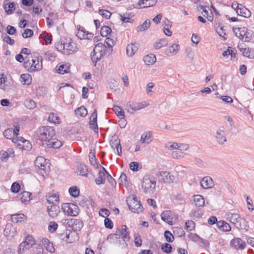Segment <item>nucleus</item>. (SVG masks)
Wrapping results in <instances>:
<instances>
[{
  "mask_svg": "<svg viewBox=\"0 0 254 254\" xmlns=\"http://www.w3.org/2000/svg\"><path fill=\"white\" fill-rule=\"evenodd\" d=\"M24 66L30 72L41 70L42 68V58L38 54L34 53L28 57H25Z\"/></svg>",
  "mask_w": 254,
  "mask_h": 254,
  "instance_id": "obj_1",
  "label": "nucleus"
},
{
  "mask_svg": "<svg viewBox=\"0 0 254 254\" xmlns=\"http://www.w3.org/2000/svg\"><path fill=\"white\" fill-rule=\"evenodd\" d=\"M56 49L65 55H70L78 50L76 44L70 39H61L55 44Z\"/></svg>",
  "mask_w": 254,
  "mask_h": 254,
  "instance_id": "obj_2",
  "label": "nucleus"
},
{
  "mask_svg": "<svg viewBox=\"0 0 254 254\" xmlns=\"http://www.w3.org/2000/svg\"><path fill=\"white\" fill-rule=\"evenodd\" d=\"M226 216L227 220L233 224L236 228L239 230H244L246 231H248L249 226L248 222L244 218L241 217L239 214L228 212Z\"/></svg>",
  "mask_w": 254,
  "mask_h": 254,
  "instance_id": "obj_3",
  "label": "nucleus"
},
{
  "mask_svg": "<svg viewBox=\"0 0 254 254\" xmlns=\"http://www.w3.org/2000/svg\"><path fill=\"white\" fill-rule=\"evenodd\" d=\"M37 134L39 139L48 142L55 136V131L53 127L45 126L39 127Z\"/></svg>",
  "mask_w": 254,
  "mask_h": 254,
  "instance_id": "obj_4",
  "label": "nucleus"
},
{
  "mask_svg": "<svg viewBox=\"0 0 254 254\" xmlns=\"http://www.w3.org/2000/svg\"><path fill=\"white\" fill-rule=\"evenodd\" d=\"M35 166L37 172L44 177L47 172L49 171V160L42 156H39L35 161Z\"/></svg>",
  "mask_w": 254,
  "mask_h": 254,
  "instance_id": "obj_5",
  "label": "nucleus"
},
{
  "mask_svg": "<svg viewBox=\"0 0 254 254\" xmlns=\"http://www.w3.org/2000/svg\"><path fill=\"white\" fill-rule=\"evenodd\" d=\"M106 51V47L104 44L102 43L96 44L91 54L92 62L96 63L104 56Z\"/></svg>",
  "mask_w": 254,
  "mask_h": 254,
  "instance_id": "obj_6",
  "label": "nucleus"
},
{
  "mask_svg": "<svg viewBox=\"0 0 254 254\" xmlns=\"http://www.w3.org/2000/svg\"><path fill=\"white\" fill-rule=\"evenodd\" d=\"M13 128H10L5 129L3 132V135L7 139H11L12 141L14 143H17L18 138L14 137H17L19 131V126L16 122H14L12 124Z\"/></svg>",
  "mask_w": 254,
  "mask_h": 254,
  "instance_id": "obj_7",
  "label": "nucleus"
},
{
  "mask_svg": "<svg viewBox=\"0 0 254 254\" xmlns=\"http://www.w3.org/2000/svg\"><path fill=\"white\" fill-rule=\"evenodd\" d=\"M156 177L158 182L164 184H171L174 182L176 177L175 176L167 171L158 172L156 174Z\"/></svg>",
  "mask_w": 254,
  "mask_h": 254,
  "instance_id": "obj_8",
  "label": "nucleus"
},
{
  "mask_svg": "<svg viewBox=\"0 0 254 254\" xmlns=\"http://www.w3.org/2000/svg\"><path fill=\"white\" fill-rule=\"evenodd\" d=\"M156 181L151 180L148 176L143 177L142 182V188L144 192L147 193H153L155 190Z\"/></svg>",
  "mask_w": 254,
  "mask_h": 254,
  "instance_id": "obj_9",
  "label": "nucleus"
},
{
  "mask_svg": "<svg viewBox=\"0 0 254 254\" xmlns=\"http://www.w3.org/2000/svg\"><path fill=\"white\" fill-rule=\"evenodd\" d=\"M165 148L170 151L178 150L181 151H187L190 148V145L187 143L169 141L165 143Z\"/></svg>",
  "mask_w": 254,
  "mask_h": 254,
  "instance_id": "obj_10",
  "label": "nucleus"
},
{
  "mask_svg": "<svg viewBox=\"0 0 254 254\" xmlns=\"http://www.w3.org/2000/svg\"><path fill=\"white\" fill-rule=\"evenodd\" d=\"M127 201L129 209L132 212L139 213L142 212L143 207L140 204V201L137 200L135 197H129Z\"/></svg>",
  "mask_w": 254,
  "mask_h": 254,
  "instance_id": "obj_11",
  "label": "nucleus"
},
{
  "mask_svg": "<svg viewBox=\"0 0 254 254\" xmlns=\"http://www.w3.org/2000/svg\"><path fill=\"white\" fill-rule=\"evenodd\" d=\"M149 104L146 102H128L126 107L127 111L131 114L134 112L141 110L147 107Z\"/></svg>",
  "mask_w": 254,
  "mask_h": 254,
  "instance_id": "obj_12",
  "label": "nucleus"
},
{
  "mask_svg": "<svg viewBox=\"0 0 254 254\" xmlns=\"http://www.w3.org/2000/svg\"><path fill=\"white\" fill-rule=\"evenodd\" d=\"M64 212L69 216H75L79 213V208L77 205L69 203H65L62 206Z\"/></svg>",
  "mask_w": 254,
  "mask_h": 254,
  "instance_id": "obj_13",
  "label": "nucleus"
},
{
  "mask_svg": "<svg viewBox=\"0 0 254 254\" xmlns=\"http://www.w3.org/2000/svg\"><path fill=\"white\" fill-rule=\"evenodd\" d=\"M215 136L218 143L224 144L227 141L225 127L223 126L218 127L216 130Z\"/></svg>",
  "mask_w": 254,
  "mask_h": 254,
  "instance_id": "obj_14",
  "label": "nucleus"
},
{
  "mask_svg": "<svg viewBox=\"0 0 254 254\" xmlns=\"http://www.w3.org/2000/svg\"><path fill=\"white\" fill-rule=\"evenodd\" d=\"M157 0H139L134 5L135 8H144L151 7L155 5Z\"/></svg>",
  "mask_w": 254,
  "mask_h": 254,
  "instance_id": "obj_15",
  "label": "nucleus"
},
{
  "mask_svg": "<svg viewBox=\"0 0 254 254\" xmlns=\"http://www.w3.org/2000/svg\"><path fill=\"white\" fill-rule=\"evenodd\" d=\"M76 36L80 39H90L93 35L92 33L86 31L85 28L80 26H77Z\"/></svg>",
  "mask_w": 254,
  "mask_h": 254,
  "instance_id": "obj_16",
  "label": "nucleus"
},
{
  "mask_svg": "<svg viewBox=\"0 0 254 254\" xmlns=\"http://www.w3.org/2000/svg\"><path fill=\"white\" fill-rule=\"evenodd\" d=\"M230 245L236 250H244L246 248V243L241 238H235L231 241Z\"/></svg>",
  "mask_w": 254,
  "mask_h": 254,
  "instance_id": "obj_17",
  "label": "nucleus"
},
{
  "mask_svg": "<svg viewBox=\"0 0 254 254\" xmlns=\"http://www.w3.org/2000/svg\"><path fill=\"white\" fill-rule=\"evenodd\" d=\"M201 187L204 189L212 188L214 186V182L209 176L203 177L200 182Z\"/></svg>",
  "mask_w": 254,
  "mask_h": 254,
  "instance_id": "obj_18",
  "label": "nucleus"
},
{
  "mask_svg": "<svg viewBox=\"0 0 254 254\" xmlns=\"http://www.w3.org/2000/svg\"><path fill=\"white\" fill-rule=\"evenodd\" d=\"M180 47L179 44L174 43L165 50V54L169 57H172L178 53L180 50Z\"/></svg>",
  "mask_w": 254,
  "mask_h": 254,
  "instance_id": "obj_19",
  "label": "nucleus"
},
{
  "mask_svg": "<svg viewBox=\"0 0 254 254\" xmlns=\"http://www.w3.org/2000/svg\"><path fill=\"white\" fill-rule=\"evenodd\" d=\"M16 234V227L13 226L11 223L7 224L4 230V236L6 237H13Z\"/></svg>",
  "mask_w": 254,
  "mask_h": 254,
  "instance_id": "obj_20",
  "label": "nucleus"
},
{
  "mask_svg": "<svg viewBox=\"0 0 254 254\" xmlns=\"http://www.w3.org/2000/svg\"><path fill=\"white\" fill-rule=\"evenodd\" d=\"M127 226L123 225L121 229H118L116 233L121 237L124 241H128L129 240V233L127 231Z\"/></svg>",
  "mask_w": 254,
  "mask_h": 254,
  "instance_id": "obj_21",
  "label": "nucleus"
},
{
  "mask_svg": "<svg viewBox=\"0 0 254 254\" xmlns=\"http://www.w3.org/2000/svg\"><path fill=\"white\" fill-rule=\"evenodd\" d=\"M40 245L43 246L47 251L50 253H54L55 249L52 243H51L48 239L43 238L41 241Z\"/></svg>",
  "mask_w": 254,
  "mask_h": 254,
  "instance_id": "obj_22",
  "label": "nucleus"
},
{
  "mask_svg": "<svg viewBox=\"0 0 254 254\" xmlns=\"http://www.w3.org/2000/svg\"><path fill=\"white\" fill-rule=\"evenodd\" d=\"M47 201L49 203L56 204L59 201V195L54 192H51L46 195Z\"/></svg>",
  "mask_w": 254,
  "mask_h": 254,
  "instance_id": "obj_23",
  "label": "nucleus"
},
{
  "mask_svg": "<svg viewBox=\"0 0 254 254\" xmlns=\"http://www.w3.org/2000/svg\"><path fill=\"white\" fill-rule=\"evenodd\" d=\"M161 219L162 220L167 223L170 225H173V214L170 211H164L161 215Z\"/></svg>",
  "mask_w": 254,
  "mask_h": 254,
  "instance_id": "obj_24",
  "label": "nucleus"
},
{
  "mask_svg": "<svg viewBox=\"0 0 254 254\" xmlns=\"http://www.w3.org/2000/svg\"><path fill=\"white\" fill-rule=\"evenodd\" d=\"M97 110L95 109L92 113L90 118V127L95 131L98 130V126L97 124Z\"/></svg>",
  "mask_w": 254,
  "mask_h": 254,
  "instance_id": "obj_25",
  "label": "nucleus"
},
{
  "mask_svg": "<svg viewBox=\"0 0 254 254\" xmlns=\"http://www.w3.org/2000/svg\"><path fill=\"white\" fill-rule=\"evenodd\" d=\"M47 211L49 216L54 218L58 215L60 212V208L56 204H53L50 207H48Z\"/></svg>",
  "mask_w": 254,
  "mask_h": 254,
  "instance_id": "obj_26",
  "label": "nucleus"
},
{
  "mask_svg": "<svg viewBox=\"0 0 254 254\" xmlns=\"http://www.w3.org/2000/svg\"><path fill=\"white\" fill-rule=\"evenodd\" d=\"M17 144V146H18L20 148L23 150H29L31 148V144L29 141L25 140L22 137H21L19 140L18 139Z\"/></svg>",
  "mask_w": 254,
  "mask_h": 254,
  "instance_id": "obj_27",
  "label": "nucleus"
},
{
  "mask_svg": "<svg viewBox=\"0 0 254 254\" xmlns=\"http://www.w3.org/2000/svg\"><path fill=\"white\" fill-rule=\"evenodd\" d=\"M138 50V46L135 44H128L126 48L127 54L128 57H132Z\"/></svg>",
  "mask_w": 254,
  "mask_h": 254,
  "instance_id": "obj_28",
  "label": "nucleus"
},
{
  "mask_svg": "<svg viewBox=\"0 0 254 254\" xmlns=\"http://www.w3.org/2000/svg\"><path fill=\"white\" fill-rule=\"evenodd\" d=\"M47 145L50 148H59L62 145V142L52 137L48 142H46Z\"/></svg>",
  "mask_w": 254,
  "mask_h": 254,
  "instance_id": "obj_29",
  "label": "nucleus"
},
{
  "mask_svg": "<svg viewBox=\"0 0 254 254\" xmlns=\"http://www.w3.org/2000/svg\"><path fill=\"white\" fill-rule=\"evenodd\" d=\"M111 146L112 148L116 151L118 154L121 156L122 154V147L121 145L120 144V141L119 139H116L114 140H112L110 142Z\"/></svg>",
  "mask_w": 254,
  "mask_h": 254,
  "instance_id": "obj_30",
  "label": "nucleus"
},
{
  "mask_svg": "<svg viewBox=\"0 0 254 254\" xmlns=\"http://www.w3.org/2000/svg\"><path fill=\"white\" fill-rule=\"evenodd\" d=\"M215 28L218 34L225 39L226 38L225 36L226 35V30L224 29V27L222 23H220V22L216 23L215 25Z\"/></svg>",
  "mask_w": 254,
  "mask_h": 254,
  "instance_id": "obj_31",
  "label": "nucleus"
},
{
  "mask_svg": "<svg viewBox=\"0 0 254 254\" xmlns=\"http://www.w3.org/2000/svg\"><path fill=\"white\" fill-rule=\"evenodd\" d=\"M0 88L4 91H8L10 89L6 78L2 74H0Z\"/></svg>",
  "mask_w": 254,
  "mask_h": 254,
  "instance_id": "obj_32",
  "label": "nucleus"
},
{
  "mask_svg": "<svg viewBox=\"0 0 254 254\" xmlns=\"http://www.w3.org/2000/svg\"><path fill=\"white\" fill-rule=\"evenodd\" d=\"M237 13L238 15L245 17H249L251 16L250 11L242 4L240 5L239 11H237Z\"/></svg>",
  "mask_w": 254,
  "mask_h": 254,
  "instance_id": "obj_33",
  "label": "nucleus"
},
{
  "mask_svg": "<svg viewBox=\"0 0 254 254\" xmlns=\"http://www.w3.org/2000/svg\"><path fill=\"white\" fill-rule=\"evenodd\" d=\"M194 205L197 207H202L204 204V199L201 195H195L193 196Z\"/></svg>",
  "mask_w": 254,
  "mask_h": 254,
  "instance_id": "obj_34",
  "label": "nucleus"
},
{
  "mask_svg": "<svg viewBox=\"0 0 254 254\" xmlns=\"http://www.w3.org/2000/svg\"><path fill=\"white\" fill-rule=\"evenodd\" d=\"M72 229L74 231H79L83 227L82 221L80 219H74L71 222Z\"/></svg>",
  "mask_w": 254,
  "mask_h": 254,
  "instance_id": "obj_35",
  "label": "nucleus"
},
{
  "mask_svg": "<svg viewBox=\"0 0 254 254\" xmlns=\"http://www.w3.org/2000/svg\"><path fill=\"white\" fill-rule=\"evenodd\" d=\"M217 226L223 231L229 232L231 230L230 225L225 221H219L217 223Z\"/></svg>",
  "mask_w": 254,
  "mask_h": 254,
  "instance_id": "obj_36",
  "label": "nucleus"
},
{
  "mask_svg": "<svg viewBox=\"0 0 254 254\" xmlns=\"http://www.w3.org/2000/svg\"><path fill=\"white\" fill-rule=\"evenodd\" d=\"M152 134L150 132H145L142 134L140 141L142 143L149 144L151 141Z\"/></svg>",
  "mask_w": 254,
  "mask_h": 254,
  "instance_id": "obj_37",
  "label": "nucleus"
},
{
  "mask_svg": "<svg viewBox=\"0 0 254 254\" xmlns=\"http://www.w3.org/2000/svg\"><path fill=\"white\" fill-rule=\"evenodd\" d=\"M117 38L115 34H113V36H107L105 39V42L109 48H112L116 43Z\"/></svg>",
  "mask_w": 254,
  "mask_h": 254,
  "instance_id": "obj_38",
  "label": "nucleus"
},
{
  "mask_svg": "<svg viewBox=\"0 0 254 254\" xmlns=\"http://www.w3.org/2000/svg\"><path fill=\"white\" fill-rule=\"evenodd\" d=\"M100 34L103 37L113 36L114 33L112 32L111 29L108 26L102 27L100 30Z\"/></svg>",
  "mask_w": 254,
  "mask_h": 254,
  "instance_id": "obj_39",
  "label": "nucleus"
},
{
  "mask_svg": "<svg viewBox=\"0 0 254 254\" xmlns=\"http://www.w3.org/2000/svg\"><path fill=\"white\" fill-rule=\"evenodd\" d=\"M156 57L153 54H150L144 57L143 61L147 65L153 64L156 62Z\"/></svg>",
  "mask_w": 254,
  "mask_h": 254,
  "instance_id": "obj_40",
  "label": "nucleus"
},
{
  "mask_svg": "<svg viewBox=\"0 0 254 254\" xmlns=\"http://www.w3.org/2000/svg\"><path fill=\"white\" fill-rule=\"evenodd\" d=\"M181 150L173 151L171 153V157L174 159H180L185 158L186 153Z\"/></svg>",
  "mask_w": 254,
  "mask_h": 254,
  "instance_id": "obj_41",
  "label": "nucleus"
},
{
  "mask_svg": "<svg viewBox=\"0 0 254 254\" xmlns=\"http://www.w3.org/2000/svg\"><path fill=\"white\" fill-rule=\"evenodd\" d=\"M113 110L116 115L120 120L124 119L125 118V112L124 110L118 106H115L113 107Z\"/></svg>",
  "mask_w": 254,
  "mask_h": 254,
  "instance_id": "obj_42",
  "label": "nucleus"
},
{
  "mask_svg": "<svg viewBox=\"0 0 254 254\" xmlns=\"http://www.w3.org/2000/svg\"><path fill=\"white\" fill-rule=\"evenodd\" d=\"M20 80L23 84L29 85L32 81V78L29 74H23L20 76Z\"/></svg>",
  "mask_w": 254,
  "mask_h": 254,
  "instance_id": "obj_43",
  "label": "nucleus"
},
{
  "mask_svg": "<svg viewBox=\"0 0 254 254\" xmlns=\"http://www.w3.org/2000/svg\"><path fill=\"white\" fill-rule=\"evenodd\" d=\"M118 234L117 233L116 234H112L109 235L107 237V240L110 243L114 244H120V240H119Z\"/></svg>",
  "mask_w": 254,
  "mask_h": 254,
  "instance_id": "obj_44",
  "label": "nucleus"
},
{
  "mask_svg": "<svg viewBox=\"0 0 254 254\" xmlns=\"http://www.w3.org/2000/svg\"><path fill=\"white\" fill-rule=\"evenodd\" d=\"M168 43V40L166 38L159 39L155 43V48L156 49H159L167 45Z\"/></svg>",
  "mask_w": 254,
  "mask_h": 254,
  "instance_id": "obj_45",
  "label": "nucleus"
},
{
  "mask_svg": "<svg viewBox=\"0 0 254 254\" xmlns=\"http://www.w3.org/2000/svg\"><path fill=\"white\" fill-rule=\"evenodd\" d=\"M70 65L68 64H62L60 65L57 69L58 72L64 74L69 71Z\"/></svg>",
  "mask_w": 254,
  "mask_h": 254,
  "instance_id": "obj_46",
  "label": "nucleus"
},
{
  "mask_svg": "<svg viewBox=\"0 0 254 254\" xmlns=\"http://www.w3.org/2000/svg\"><path fill=\"white\" fill-rule=\"evenodd\" d=\"M3 8L6 14L9 15L12 13V10L14 9V4L13 2L4 3Z\"/></svg>",
  "mask_w": 254,
  "mask_h": 254,
  "instance_id": "obj_47",
  "label": "nucleus"
},
{
  "mask_svg": "<svg viewBox=\"0 0 254 254\" xmlns=\"http://www.w3.org/2000/svg\"><path fill=\"white\" fill-rule=\"evenodd\" d=\"M48 120L50 122L54 124H60L61 120L57 114L51 113L48 117Z\"/></svg>",
  "mask_w": 254,
  "mask_h": 254,
  "instance_id": "obj_48",
  "label": "nucleus"
},
{
  "mask_svg": "<svg viewBox=\"0 0 254 254\" xmlns=\"http://www.w3.org/2000/svg\"><path fill=\"white\" fill-rule=\"evenodd\" d=\"M150 25V22L149 20H146L141 25H139L137 27V31L138 32L144 31L146 30L149 27Z\"/></svg>",
  "mask_w": 254,
  "mask_h": 254,
  "instance_id": "obj_49",
  "label": "nucleus"
},
{
  "mask_svg": "<svg viewBox=\"0 0 254 254\" xmlns=\"http://www.w3.org/2000/svg\"><path fill=\"white\" fill-rule=\"evenodd\" d=\"M238 47L244 56L252 58V56L251 55L249 48L244 47L242 45H240Z\"/></svg>",
  "mask_w": 254,
  "mask_h": 254,
  "instance_id": "obj_50",
  "label": "nucleus"
},
{
  "mask_svg": "<svg viewBox=\"0 0 254 254\" xmlns=\"http://www.w3.org/2000/svg\"><path fill=\"white\" fill-rule=\"evenodd\" d=\"M78 172L80 175L87 176L88 174V169L84 164H80L78 166Z\"/></svg>",
  "mask_w": 254,
  "mask_h": 254,
  "instance_id": "obj_51",
  "label": "nucleus"
},
{
  "mask_svg": "<svg viewBox=\"0 0 254 254\" xmlns=\"http://www.w3.org/2000/svg\"><path fill=\"white\" fill-rule=\"evenodd\" d=\"M105 180V174L104 172L100 171L98 174V178L95 180V182L97 185H100L104 183Z\"/></svg>",
  "mask_w": 254,
  "mask_h": 254,
  "instance_id": "obj_52",
  "label": "nucleus"
},
{
  "mask_svg": "<svg viewBox=\"0 0 254 254\" xmlns=\"http://www.w3.org/2000/svg\"><path fill=\"white\" fill-rule=\"evenodd\" d=\"M75 113L77 116L80 117H85L87 114V111L84 107H80L75 111Z\"/></svg>",
  "mask_w": 254,
  "mask_h": 254,
  "instance_id": "obj_53",
  "label": "nucleus"
},
{
  "mask_svg": "<svg viewBox=\"0 0 254 254\" xmlns=\"http://www.w3.org/2000/svg\"><path fill=\"white\" fill-rule=\"evenodd\" d=\"M20 199L23 203H27L30 200V193L27 191H24L21 194Z\"/></svg>",
  "mask_w": 254,
  "mask_h": 254,
  "instance_id": "obj_54",
  "label": "nucleus"
},
{
  "mask_svg": "<svg viewBox=\"0 0 254 254\" xmlns=\"http://www.w3.org/2000/svg\"><path fill=\"white\" fill-rule=\"evenodd\" d=\"M24 105L29 109H33L36 107V103L31 99L26 100L24 102Z\"/></svg>",
  "mask_w": 254,
  "mask_h": 254,
  "instance_id": "obj_55",
  "label": "nucleus"
},
{
  "mask_svg": "<svg viewBox=\"0 0 254 254\" xmlns=\"http://www.w3.org/2000/svg\"><path fill=\"white\" fill-rule=\"evenodd\" d=\"M68 191L70 194L74 197L78 196L79 194V190L76 186L70 187Z\"/></svg>",
  "mask_w": 254,
  "mask_h": 254,
  "instance_id": "obj_56",
  "label": "nucleus"
},
{
  "mask_svg": "<svg viewBox=\"0 0 254 254\" xmlns=\"http://www.w3.org/2000/svg\"><path fill=\"white\" fill-rule=\"evenodd\" d=\"M23 242L28 246L29 248H30L35 243V240L31 236H27Z\"/></svg>",
  "mask_w": 254,
  "mask_h": 254,
  "instance_id": "obj_57",
  "label": "nucleus"
},
{
  "mask_svg": "<svg viewBox=\"0 0 254 254\" xmlns=\"http://www.w3.org/2000/svg\"><path fill=\"white\" fill-rule=\"evenodd\" d=\"M159 127H160L162 128H164L167 130H172L173 129H174L175 128V126L171 123L168 124H160Z\"/></svg>",
  "mask_w": 254,
  "mask_h": 254,
  "instance_id": "obj_58",
  "label": "nucleus"
},
{
  "mask_svg": "<svg viewBox=\"0 0 254 254\" xmlns=\"http://www.w3.org/2000/svg\"><path fill=\"white\" fill-rule=\"evenodd\" d=\"M254 37L253 32L247 28V33L245 34L243 41L245 42H249Z\"/></svg>",
  "mask_w": 254,
  "mask_h": 254,
  "instance_id": "obj_59",
  "label": "nucleus"
},
{
  "mask_svg": "<svg viewBox=\"0 0 254 254\" xmlns=\"http://www.w3.org/2000/svg\"><path fill=\"white\" fill-rule=\"evenodd\" d=\"M186 229L188 231H191L193 230L195 227L194 223L191 220L187 221L185 223Z\"/></svg>",
  "mask_w": 254,
  "mask_h": 254,
  "instance_id": "obj_60",
  "label": "nucleus"
},
{
  "mask_svg": "<svg viewBox=\"0 0 254 254\" xmlns=\"http://www.w3.org/2000/svg\"><path fill=\"white\" fill-rule=\"evenodd\" d=\"M164 237L165 238L166 240L169 243L172 242L174 239L172 234L168 230L165 231L164 233Z\"/></svg>",
  "mask_w": 254,
  "mask_h": 254,
  "instance_id": "obj_61",
  "label": "nucleus"
},
{
  "mask_svg": "<svg viewBox=\"0 0 254 254\" xmlns=\"http://www.w3.org/2000/svg\"><path fill=\"white\" fill-rule=\"evenodd\" d=\"M29 249L30 248L28 247V246L26 245L24 242H23L19 246L18 253L20 254H23Z\"/></svg>",
  "mask_w": 254,
  "mask_h": 254,
  "instance_id": "obj_62",
  "label": "nucleus"
},
{
  "mask_svg": "<svg viewBox=\"0 0 254 254\" xmlns=\"http://www.w3.org/2000/svg\"><path fill=\"white\" fill-rule=\"evenodd\" d=\"M98 13L106 19L109 18L111 15V13L109 11L105 9H100Z\"/></svg>",
  "mask_w": 254,
  "mask_h": 254,
  "instance_id": "obj_63",
  "label": "nucleus"
},
{
  "mask_svg": "<svg viewBox=\"0 0 254 254\" xmlns=\"http://www.w3.org/2000/svg\"><path fill=\"white\" fill-rule=\"evenodd\" d=\"M118 181L120 184L125 186L127 185V177L124 173H122Z\"/></svg>",
  "mask_w": 254,
  "mask_h": 254,
  "instance_id": "obj_64",
  "label": "nucleus"
}]
</instances>
